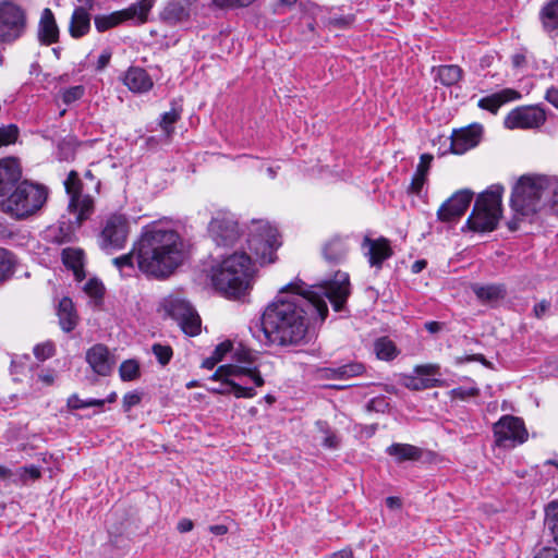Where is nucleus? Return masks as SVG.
Here are the masks:
<instances>
[{
    "label": "nucleus",
    "mask_w": 558,
    "mask_h": 558,
    "mask_svg": "<svg viewBox=\"0 0 558 558\" xmlns=\"http://www.w3.org/2000/svg\"><path fill=\"white\" fill-rule=\"evenodd\" d=\"M473 193L469 190H461L456 192L448 198L437 210V218L440 221L449 222L460 218L468 209Z\"/></svg>",
    "instance_id": "16"
},
{
    "label": "nucleus",
    "mask_w": 558,
    "mask_h": 558,
    "mask_svg": "<svg viewBox=\"0 0 558 558\" xmlns=\"http://www.w3.org/2000/svg\"><path fill=\"white\" fill-rule=\"evenodd\" d=\"M208 230L216 244L220 246L232 245L240 236L238 222L228 211H217L209 222Z\"/></svg>",
    "instance_id": "14"
},
{
    "label": "nucleus",
    "mask_w": 558,
    "mask_h": 558,
    "mask_svg": "<svg viewBox=\"0 0 558 558\" xmlns=\"http://www.w3.org/2000/svg\"><path fill=\"white\" fill-rule=\"evenodd\" d=\"M478 395V389L476 387H458L450 391V397L452 399L465 400L470 397H474Z\"/></svg>",
    "instance_id": "46"
},
{
    "label": "nucleus",
    "mask_w": 558,
    "mask_h": 558,
    "mask_svg": "<svg viewBox=\"0 0 558 558\" xmlns=\"http://www.w3.org/2000/svg\"><path fill=\"white\" fill-rule=\"evenodd\" d=\"M351 294L349 274L337 271L318 284H307L295 278L279 291L262 316V329L267 340L280 347L305 342L312 324L323 323L328 316V299L336 312L344 308Z\"/></svg>",
    "instance_id": "1"
},
{
    "label": "nucleus",
    "mask_w": 558,
    "mask_h": 558,
    "mask_svg": "<svg viewBox=\"0 0 558 558\" xmlns=\"http://www.w3.org/2000/svg\"><path fill=\"white\" fill-rule=\"evenodd\" d=\"M137 14V7L133 4L126 9L112 12L110 14L97 15L95 17V27L98 32H105L121 23L132 20Z\"/></svg>",
    "instance_id": "21"
},
{
    "label": "nucleus",
    "mask_w": 558,
    "mask_h": 558,
    "mask_svg": "<svg viewBox=\"0 0 558 558\" xmlns=\"http://www.w3.org/2000/svg\"><path fill=\"white\" fill-rule=\"evenodd\" d=\"M19 136V129L11 124L0 128V148L14 144Z\"/></svg>",
    "instance_id": "44"
},
{
    "label": "nucleus",
    "mask_w": 558,
    "mask_h": 558,
    "mask_svg": "<svg viewBox=\"0 0 558 558\" xmlns=\"http://www.w3.org/2000/svg\"><path fill=\"white\" fill-rule=\"evenodd\" d=\"M426 181L427 175L414 173L408 191L412 194L421 195Z\"/></svg>",
    "instance_id": "48"
},
{
    "label": "nucleus",
    "mask_w": 558,
    "mask_h": 558,
    "mask_svg": "<svg viewBox=\"0 0 558 558\" xmlns=\"http://www.w3.org/2000/svg\"><path fill=\"white\" fill-rule=\"evenodd\" d=\"M15 259L11 252L0 247V283L8 280L14 272Z\"/></svg>",
    "instance_id": "36"
},
{
    "label": "nucleus",
    "mask_w": 558,
    "mask_h": 558,
    "mask_svg": "<svg viewBox=\"0 0 558 558\" xmlns=\"http://www.w3.org/2000/svg\"><path fill=\"white\" fill-rule=\"evenodd\" d=\"M494 436L499 447H514L527 439V430L521 418L511 415L502 416L494 424Z\"/></svg>",
    "instance_id": "12"
},
{
    "label": "nucleus",
    "mask_w": 558,
    "mask_h": 558,
    "mask_svg": "<svg viewBox=\"0 0 558 558\" xmlns=\"http://www.w3.org/2000/svg\"><path fill=\"white\" fill-rule=\"evenodd\" d=\"M541 21L546 32H558V0L549 1L542 9Z\"/></svg>",
    "instance_id": "32"
},
{
    "label": "nucleus",
    "mask_w": 558,
    "mask_h": 558,
    "mask_svg": "<svg viewBox=\"0 0 558 558\" xmlns=\"http://www.w3.org/2000/svg\"><path fill=\"white\" fill-rule=\"evenodd\" d=\"M247 242L260 264L274 263L276 250L281 244L277 229L265 221L253 223Z\"/></svg>",
    "instance_id": "9"
},
{
    "label": "nucleus",
    "mask_w": 558,
    "mask_h": 558,
    "mask_svg": "<svg viewBox=\"0 0 558 558\" xmlns=\"http://www.w3.org/2000/svg\"><path fill=\"white\" fill-rule=\"evenodd\" d=\"M162 304L166 312L178 322L184 333L193 337L201 332V318L186 300L178 295H169Z\"/></svg>",
    "instance_id": "10"
},
{
    "label": "nucleus",
    "mask_w": 558,
    "mask_h": 558,
    "mask_svg": "<svg viewBox=\"0 0 558 558\" xmlns=\"http://www.w3.org/2000/svg\"><path fill=\"white\" fill-rule=\"evenodd\" d=\"M13 477L14 472L11 469L0 464V481H13Z\"/></svg>",
    "instance_id": "63"
},
{
    "label": "nucleus",
    "mask_w": 558,
    "mask_h": 558,
    "mask_svg": "<svg viewBox=\"0 0 558 558\" xmlns=\"http://www.w3.org/2000/svg\"><path fill=\"white\" fill-rule=\"evenodd\" d=\"M90 369L99 376H109L116 365V359L109 349L100 343L90 347L85 354Z\"/></svg>",
    "instance_id": "17"
},
{
    "label": "nucleus",
    "mask_w": 558,
    "mask_h": 558,
    "mask_svg": "<svg viewBox=\"0 0 558 558\" xmlns=\"http://www.w3.org/2000/svg\"><path fill=\"white\" fill-rule=\"evenodd\" d=\"M548 191V201L547 204L558 205V178H550Z\"/></svg>",
    "instance_id": "51"
},
{
    "label": "nucleus",
    "mask_w": 558,
    "mask_h": 558,
    "mask_svg": "<svg viewBox=\"0 0 558 558\" xmlns=\"http://www.w3.org/2000/svg\"><path fill=\"white\" fill-rule=\"evenodd\" d=\"M22 177V169L19 160L8 157L0 160V196L12 191Z\"/></svg>",
    "instance_id": "20"
},
{
    "label": "nucleus",
    "mask_w": 558,
    "mask_h": 558,
    "mask_svg": "<svg viewBox=\"0 0 558 558\" xmlns=\"http://www.w3.org/2000/svg\"><path fill=\"white\" fill-rule=\"evenodd\" d=\"M69 195V231L74 232L94 213V198L84 192V184L75 171H71L64 181Z\"/></svg>",
    "instance_id": "8"
},
{
    "label": "nucleus",
    "mask_w": 558,
    "mask_h": 558,
    "mask_svg": "<svg viewBox=\"0 0 558 558\" xmlns=\"http://www.w3.org/2000/svg\"><path fill=\"white\" fill-rule=\"evenodd\" d=\"M84 94V88L82 86L71 87L63 93V101L66 104L73 102L80 99Z\"/></svg>",
    "instance_id": "50"
},
{
    "label": "nucleus",
    "mask_w": 558,
    "mask_h": 558,
    "mask_svg": "<svg viewBox=\"0 0 558 558\" xmlns=\"http://www.w3.org/2000/svg\"><path fill=\"white\" fill-rule=\"evenodd\" d=\"M15 478H13L14 483L26 484L29 481H36L41 476L40 469L35 465H26L20 468L14 473Z\"/></svg>",
    "instance_id": "39"
},
{
    "label": "nucleus",
    "mask_w": 558,
    "mask_h": 558,
    "mask_svg": "<svg viewBox=\"0 0 558 558\" xmlns=\"http://www.w3.org/2000/svg\"><path fill=\"white\" fill-rule=\"evenodd\" d=\"M403 386L411 390H423L434 387H439L442 381L437 378L417 376H405L403 378Z\"/></svg>",
    "instance_id": "33"
},
{
    "label": "nucleus",
    "mask_w": 558,
    "mask_h": 558,
    "mask_svg": "<svg viewBox=\"0 0 558 558\" xmlns=\"http://www.w3.org/2000/svg\"><path fill=\"white\" fill-rule=\"evenodd\" d=\"M185 259V245L172 221L161 219L142 230V272L165 279Z\"/></svg>",
    "instance_id": "2"
},
{
    "label": "nucleus",
    "mask_w": 558,
    "mask_h": 558,
    "mask_svg": "<svg viewBox=\"0 0 558 558\" xmlns=\"http://www.w3.org/2000/svg\"><path fill=\"white\" fill-rule=\"evenodd\" d=\"M63 264L70 268L77 280L85 277L84 274V252L81 248L68 247L62 252Z\"/></svg>",
    "instance_id": "26"
},
{
    "label": "nucleus",
    "mask_w": 558,
    "mask_h": 558,
    "mask_svg": "<svg viewBox=\"0 0 558 558\" xmlns=\"http://www.w3.org/2000/svg\"><path fill=\"white\" fill-rule=\"evenodd\" d=\"M386 452L397 462L415 461L422 456L420 448L409 444H392L386 449Z\"/></svg>",
    "instance_id": "28"
},
{
    "label": "nucleus",
    "mask_w": 558,
    "mask_h": 558,
    "mask_svg": "<svg viewBox=\"0 0 558 558\" xmlns=\"http://www.w3.org/2000/svg\"><path fill=\"white\" fill-rule=\"evenodd\" d=\"M110 58H111V53L108 50L102 51L97 60L96 69L98 71L104 70L108 65Z\"/></svg>",
    "instance_id": "60"
},
{
    "label": "nucleus",
    "mask_w": 558,
    "mask_h": 558,
    "mask_svg": "<svg viewBox=\"0 0 558 558\" xmlns=\"http://www.w3.org/2000/svg\"><path fill=\"white\" fill-rule=\"evenodd\" d=\"M549 179L547 175H522L512 190L511 207L522 216H529L547 205Z\"/></svg>",
    "instance_id": "5"
},
{
    "label": "nucleus",
    "mask_w": 558,
    "mask_h": 558,
    "mask_svg": "<svg viewBox=\"0 0 558 558\" xmlns=\"http://www.w3.org/2000/svg\"><path fill=\"white\" fill-rule=\"evenodd\" d=\"M54 353V347L50 342L38 344L34 348V354L37 359L44 361L52 356Z\"/></svg>",
    "instance_id": "47"
},
{
    "label": "nucleus",
    "mask_w": 558,
    "mask_h": 558,
    "mask_svg": "<svg viewBox=\"0 0 558 558\" xmlns=\"http://www.w3.org/2000/svg\"><path fill=\"white\" fill-rule=\"evenodd\" d=\"M550 303L546 300H542L537 304L534 305L533 313L537 318H543L547 312L549 311Z\"/></svg>",
    "instance_id": "55"
},
{
    "label": "nucleus",
    "mask_w": 558,
    "mask_h": 558,
    "mask_svg": "<svg viewBox=\"0 0 558 558\" xmlns=\"http://www.w3.org/2000/svg\"><path fill=\"white\" fill-rule=\"evenodd\" d=\"M512 66L521 69L526 63V58L523 53H515L511 57Z\"/></svg>",
    "instance_id": "61"
},
{
    "label": "nucleus",
    "mask_w": 558,
    "mask_h": 558,
    "mask_svg": "<svg viewBox=\"0 0 558 558\" xmlns=\"http://www.w3.org/2000/svg\"><path fill=\"white\" fill-rule=\"evenodd\" d=\"M140 403V395L136 391L129 392L123 398V409L126 413H129L132 407L137 405Z\"/></svg>",
    "instance_id": "54"
},
{
    "label": "nucleus",
    "mask_w": 558,
    "mask_h": 558,
    "mask_svg": "<svg viewBox=\"0 0 558 558\" xmlns=\"http://www.w3.org/2000/svg\"><path fill=\"white\" fill-rule=\"evenodd\" d=\"M180 111L174 108L165 112L160 121L161 134L158 138L155 136L147 137L146 144L153 147L158 143H168L174 132V123L180 119Z\"/></svg>",
    "instance_id": "24"
},
{
    "label": "nucleus",
    "mask_w": 558,
    "mask_h": 558,
    "mask_svg": "<svg viewBox=\"0 0 558 558\" xmlns=\"http://www.w3.org/2000/svg\"><path fill=\"white\" fill-rule=\"evenodd\" d=\"M84 292L95 301L101 300L105 293L104 283L97 278H90L83 287Z\"/></svg>",
    "instance_id": "41"
},
{
    "label": "nucleus",
    "mask_w": 558,
    "mask_h": 558,
    "mask_svg": "<svg viewBox=\"0 0 558 558\" xmlns=\"http://www.w3.org/2000/svg\"><path fill=\"white\" fill-rule=\"evenodd\" d=\"M520 98L521 95L518 90L512 88H505L500 92L481 98L478 100V107L485 110H489L493 113H496L504 104L518 100Z\"/></svg>",
    "instance_id": "22"
},
{
    "label": "nucleus",
    "mask_w": 558,
    "mask_h": 558,
    "mask_svg": "<svg viewBox=\"0 0 558 558\" xmlns=\"http://www.w3.org/2000/svg\"><path fill=\"white\" fill-rule=\"evenodd\" d=\"M130 232L128 219L122 215L110 216L99 235V246L107 251L113 252L124 247Z\"/></svg>",
    "instance_id": "11"
},
{
    "label": "nucleus",
    "mask_w": 558,
    "mask_h": 558,
    "mask_svg": "<svg viewBox=\"0 0 558 558\" xmlns=\"http://www.w3.org/2000/svg\"><path fill=\"white\" fill-rule=\"evenodd\" d=\"M165 14L167 19L180 21L185 16V10L179 3H171L166 9Z\"/></svg>",
    "instance_id": "49"
},
{
    "label": "nucleus",
    "mask_w": 558,
    "mask_h": 558,
    "mask_svg": "<svg viewBox=\"0 0 558 558\" xmlns=\"http://www.w3.org/2000/svg\"><path fill=\"white\" fill-rule=\"evenodd\" d=\"M254 274L251 257L244 252H234L210 267L209 278L217 291L236 299L252 288Z\"/></svg>",
    "instance_id": "3"
},
{
    "label": "nucleus",
    "mask_w": 558,
    "mask_h": 558,
    "mask_svg": "<svg viewBox=\"0 0 558 558\" xmlns=\"http://www.w3.org/2000/svg\"><path fill=\"white\" fill-rule=\"evenodd\" d=\"M437 77L441 84L451 86L462 77V70L458 65H442L438 68Z\"/></svg>",
    "instance_id": "35"
},
{
    "label": "nucleus",
    "mask_w": 558,
    "mask_h": 558,
    "mask_svg": "<svg viewBox=\"0 0 558 558\" xmlns=\"http://www.w3.org/2000/svg\"><path fill=\"white\" fill-rule=\"evenodd\" d=\"M105 400L101 399H87L82 400L77 395H72L68 399V407L73 410L85 409L90 407H101Z\"/></svg>",
    "instance_id": "42"
},
{
    "label": "nucleus",
    "mask_w": 558,
    "mask_h": 558,
    "mask_svg": "<svg viewBox=\"0 0 558 558\" xmlns=\"http://www.w3.org/2000/svg\"><path fill=\"white\" fill-rule=\"evenodd\" d=\"M47 198V187L23 181L1 201L0 208L15 219H24L41 209Z\"/></svg>",
    "instance_id": "6"
},
{
    "label": "nucleus",
    "mask_w": 558,
    "mask_h": 558,
    "mask_svg": "<svg viewBox=\"0 0 558 558\" xmlns=\"http://www.w3.org/2000/svg\"><path fill=\"white\" fill-rule=\"evenodd\" d=\"M439 371V366L437 364H425V365H418L415 367L414 372L417 375H421L423 377H429L433 375H436Z\"/></svg>",
    "instance_id": "53"
},
{
    "label": "nucleus",
    "mask_w": 558,
    "mask_h": 558,
    "mask_svg": "<svg viewBox=\"0 0 558 558\" xmlns=\"http://www.w3.org/2000/svg\"><path fill=\"white\" fill-rule=\"evenodd\" d=\"M432 161H433V156L432 155L423 154L420 157V162H418V165L416 167L415 173L427 175L428 171H429V168H430Z\"/></svg>",
    "instance_id": "52"
},
{
    "label": "nucleus",
    "mask_w": 558,
    "mask_h": 558,
    "mask_svg": "<svg viewBox=\"0 0 558 558\" xmlns=\"http://www.w3.org/2000/svg\"><path fill=\"white\" fill-rule=\"evenodd\" d=\"M362 248L371 267L377 269H380L383 263L392 255L389 241L385 238L374 240L366 235L363 240Z\"/></svg>",
    "instance_id": "18"
},
{
    "label": "nucleus",
    "mask_w": 558,
    "mask_h": 558,
    "mask_svg": "<svg viewBox=\"0 0 558 558\" xmlns=\"http://www.w3.org/2000/svg\"><path fill=\"white\" fill-rule=\"evenodd\" d=\"M350 251L348 239L333 236L329 239L323 246V255L325 259L332 264L342 263Z\"/></svg>",
    "instance_id": "23"
},
{
    "label": "nucleus",
    "mask_w": 558,
    "mask_h": 558,
    "mask_svg": "<svg viewBox=\"0 0 558 558\" xmlns=\"http://www.w3.org/2000/svg\"><path fill=\"white\" fill-rule=\"evenodd\" d=\"M239 365L226 364L218 367L211 376V380H221L217 387L208 388L209 391L219 395H234L236 398H253L256 391L253 387L243 384L252 381L256 387L264 385L260 373L254 366L253 354L244 349L234 353Z\"/></svg>",
    "instance_id": "4"
},
{
    "label": "nucleus",
    "mask_w": 558,
    "mask_h": 558,
    "mask_svg": "<svg viewBox=\"0 0 558 558\" xmlns=\"http://www.w3.org/2000/svg\"><path fill=\"white\" fill-rule=\"evenodd\" d=\"M502 193L504 187L501 185H492L480 194L466 221L471 230L489 232L497 227L501 217Z\"/></svg>",
    "instance_id": "7"
},
{
    "label": "nucleus",
    "mask_w": 558,
    "mask_h": 558,
    "mask_svg": "<svg viewBox=\"0 0 558 558\" xmlns=\"http://www.w3.org/2000/svg\"><path fill=\"white\" fill-rule=\"evenodd\" d=\"M112 264L120 271L121 277H130L135 274V264L140 265V250L134 243L133 248L128 254L112 259Z\"/></svg>",
    "instance_id": "27"
},
{
    "label": "nucleus",
    "mask_w": 558,
    "mask_h": 558,
    "mask_svg": "<svg viewBox=\"0 0 558 558\" xmlns=\"http://www.w3.org/2000/svg\"><path fill=\"white\" fill-rule=\"evenodd\" d=\"M39 39L44 44H52L58 40L59 28L50 9H45L39 21Z\"/></svg>",
    "instance_id": "25"
},
{
    "label": "nucleus",
    "mask_w": 558,
    "mask_h": 558,
    "mask_svg": "<svg viewBox=\"0 0 558 558\" xmlns=\"http://www.w3.org/2000/svg\"><path fill=\"white\" fill-rule=\"evenodd\" d=\"M193 526H194L193 522L190 519L184 518L179 521L177 529L181 533H186V532L192 531Z\"/></svg>",
    "instance_id": "62"
},
{
    "label": "nucleus",
    "mask_w": 558,
    "mask_h": 558,
    "mask_svg": "<svg viewBox=\"0 0 558 558\" xmlns=\"http://www.w3.org/2000/svg\"><path fill=\"white\" fill-rule=\"evenodd\" d=\"M376 355L380 360L389 361L397 356L395 343L388 338H379L374 344Z\"/></svg>",
    "instance_id": "37"
},
{
    "label": "nucleus",
    "mask_w": 558,
    "mask_h": 558,
    "mask_svg": "<svg viewBox=\"0 0 558 558\" xmlns=\"http://www.w3.org/2000/svg\"><path fill=\"white\" fill-rule=\"evenodd\" d=\"M546 120L543 109L536 106L513 109L505 119L507 129H533L541 126Z\"/></svg>",
    "instance_id": "15"
},
{
    "label": "nucleus",
    "mask_w": 558,
    "mask_h": 558,
    "mask_svg": "<svg viewBox=\"0 0 558 558\" xmlns=\"http://www.w3.org/2000/svg\"><path fill=\"white\" fill-rule=\"evenodd\" d=\"M138 373L140 363L134 359L124 361L119 368V375L123 381L134 380Z\"/></svg>",
    "instance_id": "40"
},
{
    "label": "nucleus",
    "mask_w": 558,
    "mask_h": 558,
    "mask_svg": "<svg viewBox=\"0 0 558 558\" xmlns=\"http://www.w3.org/2000/svg\"><path fill=\"white\" fill-rule=\"evenodd\" d=\"M151 352L160 365H166L172 357V349L170 345L155 343L151 347Z\"/></svg>",
    "instance_id": "43"
},
{
    "label": "nucleus",
    "mask_w": 558,
    "mask_h": 558,
    "mask_svg": "<svg viewBox=\"0 0 558 558\" xmlns=\"http://www.w3.org/2000/svg\"><path fill=\"white\" fill-rule=\"evenodd\" d=\"M545 523L558 544V501L554 500L545 508Z\"/></svg>",
    "instance_id": "38"
},
{
    "label": "nucleus",
    "mask_w": 558,
    "mask_h": 558,
    "mask_svg": "<svg viewBox=\"0 0 558 558\" xmlns=\"http://www.w3.org/2000/svg\"><path fill=\"white\" fill-rule=\"evenodd\" d=\"M25 26V13L12 1L0 2V39H16Z\"/></svg>",
    "instance_id": "13"
},
{
    "label": "nucleus",
    "mask_w": 558,
    "mask_h": 558,
    "mask_svg": "<svg viewBox=\"0 0 558 558\" xmlns=\"http://www.w3.org/2000/svg\"><path fill=\"white\" fill-rule=\"evenodd\" d=\"M330 558H353L351 549H341L330 555Z\"/></svg>",
    "instance_id": "64"
},
{
    "label": "nucleus",
    "mask_w": 558,
    "mask_h": 558,
    "mask_svg": "<svg viewBox=\"0 0 558 558\" xmlns=\"http://www.w3.org/2000/svg\"><path fill=\"white\" fill-rule=\"evenodd\" d=\"M338 444V437L333 433L326 432V435L323 439V445L327 448H337Z\"/></svg>",
    "instance_id": "58"
},
{
    "label": "nucleus",
    "mask_w": 558,
    "mask_h": 558,
    "mask_svg": "<svg viewBox=\"0 0 558 558\" xmlns=\"http://www.w3.org/2000/svg\"><path fill=\"white\" fill-rule=\"evenodd\" d=\"M545 98L548 102L558 109V87L551 86L548 88Z\"/></svg>",
    "instance_id": "57"
},
{
    "label": "nucleus",
    "mask_w": 558,
    "mask_h": 558,
    "mask_svg": "<svg viewBox=\"0 0 558 558\" xmlns=\"http://www.w3.org/2000/svg\"><path fill=\"white\" fill-rule=\"evenodd\" d=\"M90 28V16L84 8H77L74 10L71 22L70 33L73 37L84 36Z\"/></svg>",
    "instance_id": "30"
},
{
    "label": "nucleus",
    "mask_w": 558,
    "mask_h": 558,
    "mask_svg": "<svg viewBox=\"0 0 558 558\" xmlns=\"http://www.w3.org/2000/svg\"><path fill=\"white\" fill-rule=\"evenodd\" d=\"M472 290L477 299L485 303L496 302L500 299H504L506 294L505 288L500 284H474Z\"/></svg>",
    "instance_id": "31"
},
{
    "label": "nucleus",
    "mask_w": 558,
    "mask_h": 558,
    "mask_svg": "<svg viewBox=\"0 0 558 558\" xmlns=\"http://www.w3.org/2000/svg\"><path fill=\"white\" fill-rule=\"evenodd\" d=\"M481 135L482 126L478 124L454 131L451 135V151L457 155L464 154L480 143Z\"/></svg>",
    "instance_id": "19"
},
{
    "label": "nucleus",
    "mask_w": 558,
    "mask_h": 558,
    "mask_svg": "<svg viewBox=\"0 0 558 558\" xmlns=\"http://www.w3.org/2000/svg\"><path fill=\"white\" fill-rule=\"evenodd\" d=\"M534 558H558V549L551 547L542 548Z\"/></svg>",
    "instance_id": "59"
},
{
    "label": "nucleus",
    "mask_w": 558,
    "mask_h": 558,
    "mask_svg": "<svg viewBox=\"0 0 558 558\" xmlns=\"http://www.w3.org/2000/svg\"><path fill=\"white\" fill-rule=\"evenodd\" d=\"M124 85L130 90L137 93L140 92V70L137 68H130L123 77Z\"/></svg>",
    "instance_id": "45"
},
{
    "label": "nucleus",
    "mask_w": 558,
    "mask_h": 558,
    "mask_svg": "<svg viewBox=\"0 0 558 558\" xmlns=\"http://www.w3.org/2000/svg\"><path fill=\"white\" fill-rule=\"evenodd\" d=\"M365 367L361 363H350L336 368L326 369L331 378L348 379L354 376H360L364 373Z\"/></svg>",
    "instance_id": "34"
},
{
    "label": "nucleus",
    "mask_w": 558,
    "mask_h": 558,
    "mask_svg": "<svg viewBox=\"0 0 558 558\" xmlns=\"http://www.w3.org/2000/svg\"><path fill=\"white\" fill-rule=\"evenodd\" d=\"M231 349H232V343L230 341H225L216 347L213 354L216 357H219V361H221L226 356V354L231 351Z\"/></svg>",
    "instance_id": "56"
},
{
    "label": "nucleus",
    "mask_w": 558,
    "mask_h": 558,
    "mask_svg": "<svg viewBox=\"0 0 558 558\" xmlns=\"http://www.w3.org/2000/svg\"><path fill=\"white\" fill-rule=\"evenodd\" d=\"M58 316H59L61 328L64 331L69 332L75 328L76 323H77V317L74 312V306H73L71 299L63 298L59 302Z\"/></svg>",
    "instance_id": "29"
}]
</instances>
